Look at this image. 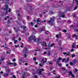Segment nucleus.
Returning a JSON list of instances; mask_svg holds the SVG:
<instances>
[{"mask_svg":"<svg viewBox=\"0 0 78 78\" xmlns=\"http://www.w3.org/2000/svg\"><path fill=\"white\" fill-rule=\"evenodd\" d=\"M54 21H55V18H51L50 19V20L49 21H47V22L48 23H51V25H53V23L54 22Z\"/></svg>","mask_w":78,"mask_h":78,"instance_id":"nucleus-1","label":"nucleus"},{"mask_svg":"<svg viewBox=\"0 0 78 78\" xmlns=\"http://www.w3.org/2000/svg\"><path fill=\"white\" fill-rule=\"evenodd\" d=\"M44 69L43 68H42L41 69H40L38 72V74L41 75H42V71L44 72Z\"/></svg>","mask_w":78,"mask_h":78,"instance_id":"nucleus-2","label":"nucleus"},{"mask_svg":"<svg viewBox=\"0 0 78 78\" xmlns=\"http://www.w3.org/2000/svg\"><path fill=\"white\" fill-rule=\"evenodd\" d=\"M40 40H41V38H38L37 39V44H42L41 45H44V44L42 43V42H40Z\"/></svg>","mask_w":78,"mask_h":78,"instance_id":"nucleus-3","label":"nucleus"},{"mask_svg":"<svg viewBox=\"0 0 78 78\" xmlns=\"http://www.w3.org/2000/svg\"><path fill=\"white\" fill-rule=\"evenodd\" d=\"M76 46V42H74L72 45V48H75Z\"/></svg>","mask_w":78,"mask_h":78,"instance_id":"nucleus-4","label":"nucleus"},{"mask_svg":"<svg viewBox=\"0 0 78 78\" xmlns=\"http://www.w3.org/2000/svg\"><path fill=\"white\" fill-rule=\"evenodd\" d=\"M69 75H71L72 77H74V75L72 74V72L70 71L69 72Z\"/></svg>","mask_w":78,"mask_h":78,"instance_id":"nucleus-5","label":"nucleus"},{"mask_svg":"<svg viewBox=\"0 0 78 78\" xmlns=\"http://www.w3.org/2000/svg\"><path fill=\"white\" fill-rule=\"evenodd\" d=\"M19 27H18V29H16V28L15 27H14V31L16 32V33H17V32H18V31H19Z\"/></svg>","mask_w":78,"mask_h":78,"instance_id":"nucleus-6","label":"nucleus"},{"mask_svg":"<svg viewBox=\"0 0 78 78\" xmlns=\"http://www.w3.org/2000/svg\"><path fill=\"white\" fill-rule=\"evenodd\" d=\"M9 76V74L8 73H5L4 74V77H8Z\"/></svg>","mask_w":78,"mask_h":78,"instance_id":"nucleus-7","label":"nucleus"},{"mask_svg":"<svg viewBox=\"0 0 78 78\" xmlns=\"http://www.w3.org/2000/svg\"><path fill=\"white\" fill-rule=\"evenodd\" d=\"M20 17H21L22 18V17H21V16L20 14L18 13V20H20Z\"/></svg>","mask_w":78,"mask_h":78,"instance_id":"nucleus-8","label":"nucleus"},{"mask_svg":"<svg viewBox=\"0 0 78 78\" xmlns=\"http://www.w3.org/2000/svg\"><path fill=\"white\" fill-rule=\"evenodd\" d=\"M56 37L57 38H60V37H61V34H59V35H56Z\"/></svg>","mask_w":78,"mask_h":78,"instance_id":"nucleus-9","label":"nucleus"},{"mask_svg":"<svg viewBox=\"0 0 78 78\" xmlns=\"http://www.w3.org/2000/svg\"><path fill=\"white\" fill-rule=\"evenodd\" d=\"M64 14H65V13H61V16L62 17H63V18L65 17V15Z\"/></svg>","mask_w":78,"mask_h":78,"instance_id":"nucleus-10","label":"nucleus"},{"mask_svg":"<svg viewBox=\"0 0 78 78\" xmlns=\"http://www.w3.org/2000/svg\"><path fill=\"white\" fill-rule=\"evenodd\" d=\"M10 70H11V69H7V70L6 71V73L9 74L10 72Z\"/></svg>","mask_w":78,"mask_h":78,"instance_id":"nucleus-11","label":"nucleus"},{"mask_svg":"<svg viewBox=\"0 0 78 78\" xmlns=\"http://www.w3.org/2000/svg\"><path fill=\"white\" fill-rule=\"evenodd\" d=\"M44 60V58H43L41 61V63H45L46 62H47V60H45V61H43Z\"/></svg>","mask_w":78,"mask_h":78,"instance_id":"nucleus-12","label":"nucleus"},{"mask_svg":"<svg viewBox=\"0 0 78 78\" xmlns=\"http://www.w3.org/2000/svg\"><path fill=\"white\" fill-rule=\"evenodd\" d=\"M20 61L21 62H23V63H24V62H25V61H24V60L23 59H20Z\"/></svg>","mask_w":78,"mask_h":78,"instance_id":"nucleus-13","label":"nucleus"},{"mask_svg":"<svg viewBox=\"0 0 78 78\" xmlns=\"http://www.w3.org/2000/svg\"><path fill=\"white\" fill-rule=\"evenodd\" d=\"M55 44L54 43V44H52L51 45H50V44H48V46L49 47H52L53 45H55Z\"/></svg>","mask_w":78,"mask_h":78,"instance_id":"nucleus-14","label":"nucleus"},{"mask_svg":"<svg viewBox=\"0 0 78 78\" xmlns=\"http://www.w3.org/2000/svg\"><path fill=\"white\" fill-rule=\"evenodd\" d=\"M22 27H23V30L24 31H26L27 30H26V26H21Z\"/></svg>","mask_w":78,"mask_h":78,"instance_id":"nucleus-15","label":"nucleus"},{"mask_svg":"<svg viewBox=\"0 0 78 78\" xmlns=\"http://www.w3.org/2000/svg\"><path fill=\"white\" fill-rule=\"evenodd\" d=\"M7 65H9H9H11V64L12 65L14 64V63H11L9 62H7Z\"/></svg>","mask_w":78,"mask_h":78,"instance_id":"nucleus-16","label":"nucleus"},{"mask_svg":"<svg viewBox=\"0 0 78 78\" xmlns=\"http://www.w3.org/2000/svg\"><path fill=\"white\" fill-rule=\"evenodd\" d=\"M31 37H33V36H31L30 37H28V41H30V40H31Z\"/></svg>","mask_w":78,"mask_h":78,"instance_id":"nucleus-17","label":"nucleus"},{"mask_svg":"<svg viewBox=\"0 0 78 78\" xmlns=\"http://www.w3.org/2000/svg\"><path fill=\"white\" fill-rule=\"evenodd\" d=\"M45 30V27H43L41 28V31H44Z\"/></svg>","mask_w":78,"mask_h":78,"instance_id":"nucleus-18","label":"nucleus"},{"mask_svg":"<svg viewBox=\"0 0 78 78\" xmlns=\"http://www.w3.org/2000/svg\"><path fill=\"white\" fill-rule=\"evenodd\" d=\"M59 42L58 43V45L60 46L61 44V40H59Z\"/></svg>","mask_w":78,"mask_h":78,"instance_id":"nucleus-19","label":"nucleus"},{"mask_svg":"<svg viewBox=\"0 0 78 78\" xmlns=\"http://www.w3.org/2000/svg\"><path fill=\"white\" fill-rule=\"evenodd\" d=\"M76 62V59H75L74 61V62H73V64L74 65H75V63Z\"/></svg>","mask_w":78,"mask_h":78,"instance_id":"nucleus-20","label":"nucleus"},{"mask_svg":"<svg viewBox=\"0 0 78 78\" xmlns=\"http://www.w3.org/2000/svg\"><path fill=\"white\" fill-rule=\"evenodd\" d=\"M68 61H69V57H68L67 58V60H65V62L67 63L68 62Z\"/></svg>","mask_w":78,"mask_h":78,"instance_id":"nucleus-21","label":"nucleus"},{"mask_svg":"<svg viewBox=\"0 0 78 78\" xmlns=\"http://www.w3.org/2000/svg\"><path fill=\"white\" fill-rule=\"evenodd\" d=\"M5 7H6V10L7 11V10H8V5H6Z\"/></svg>","mask_w":78,"mask_h":78,"instance_id":"nucleus-22","label":"nucleus"},{"mask_svg":"<svg viewBox=\"0 0 78 78\" xmlns=\"http://www.w3.org/2000/svg\"><path fill=\"white\" fill-rule=\"evenodd\" d=\"M36 57H34L33 58V61H36Z\"/></svg>","mask_w":78,"mask_h":78,"instance_id":"nucleus-23","label":"nucleus"},{"mask_svg":"<svg viewBox=\"0 0 78 78\" xmlns=\"http://www.w3.org/2000/svg\"><path fill=\"white\" fill-rule=\"evenodd\" d=\"M48 56H50V55H51V54L50 53V51H49L48 52Z\"/></svg>","mask_w":78,"mask_h":78,"instance_id":"nucleus-24","label":"nucleus"},{"mask_svg":"<svg viewBox=\"0 0 78 78\" xmlns=\"http://www.w3.org/2000/svg\"><path fill=\"white\" fill-rule=\"evenodd\" d=\"M35 37H36L34 36V38H32V39H33V40H34V42H35L36 41V40L34 38H35Z\"/></svg>","mask_w":78,"mask_h":78,"instance_id":"nucleus-25","label":"nucleus"},{"mask_svg":"<svg viewBox=\"0 0 78 78\" xmlns=\"http://www.w3.org/2000/svg\"><path fill=\"white\" fill-rule=\"evenodd\" d=\"M66 32L67 30L66 29H64L63 30V33H66Z\"/></svg>","mask_w":78,"mask_h":78,"instance_id":"nucleus-26","label":"nucleus"},{"mask_svg":"<svg viewBox=\"0 0 78 78\" xmlns=\"http://www.w3.org/2000/svg\"><path fill=\"white\" fill-rule=\"evenodd\" d=\"M67 12V9L65 10L63 13H65V14H66V13Z\"/></svg>","mask_w":78,"mask_h":78,"instance_id":"nucleus-27","label":"nucleus"},{"mask_svg":"<svg viewBox=\"0 0 78 78\" xmlns=\"http://www.w3.org/2000/svg\"><path fill=\"white\" fill-rule=\"evenodd\" d=\"M57 60H58V61H61V60H62V58L59 57Z\"/></svg>","mask_w":78,"mask_h":78,"instance_id":"nucleus-28","label":"nucleus"},{"mask_svg":"<svg viewBox=\"0 0 78 78\" xmlns=\"http://www.w3.org/2000/svg\"><path fill=\"white\" fill-rule=\"evenodd\" d=\"M13 66H17V64H16V62H14L13 63Z\"/></svg>","mask_w":78,"mask_h":78,"instance_id":"nucleus-29","label":"nucleus"},{"mask_svg":"<svg viewBox=\"0 0 78 78\" xmlns=\"http://www.w3.org/2000/svg\"><path fill=\"white\" fill-rule=\"evenodd\" d=\"M40 19L38 18L37 20V22H40V20H40Z\"/></svg>","mask_w":78,"mask_h":78,"instance_id":"nucleus-30","label":"nucleus"},{"mask_svg":"<svg viewBox=\"0 0 78 78\" xmlns=\"http://www.w3.org/2000/svg\"><path fill=\"white\" fill-rule=\"evenodd\" d=\"M62 70H66V68H62Z\"/></svg>","mask_w":78,"mask_h":78,"instance_id":"nucleus-31","label":"nucleus"},{"mask_svg":"<svg viewBox=\"0 0 78 78\" xmlns=\"http://www.w3.org/2000/svg\"><path fill=\"white\" fill-rule=\"evenodd\" d=\"M69 64L70 65H74L73 63H72V62H70L69 63Z\"/></svg>","mask_w":78,"mask_h":78,"instance_id":"nucleus-32","label":"nucleus"},{"mask_svg":"<svg viewBox=\"0 0 78 78\" xmlns=\"http://www.w3.org/2000/svg\"><path fill=\"white\" fill-rule=\"evenodd\" d=\"M30 24L31 25V26H33V23L30 22Z\"/></svg>","mask_w":78,"mask_h":78,"instance_id":"nucleus-33","label":"nucleus"},{"mask_svg":"<svg viewBox=\"0 0 78 78\" xmlns=\"http://www.w3.org/2000/svg\"><path fill=\"white\" fill-rule=\"evenodd\" d=\"M59 62H60L59 60L57 59V64H59Z\"/></svg>","mask_w":78,"mask_h":78,"instance_id":"nucleus-34","label":"nucleus"},{"mask_svg":"<svg viewBox=\"0 0 78 78\" xmlns=\"http://www.w3.org/2000/svg\"><path fill=\"white\" fill-rule=\"evenodd\" d=\"M16 42H17V40H16L14 41V43L15 44H16Z\"/></svg>","mask_w":78,"mask_h":78,"instance_id":"nucleus-35","label":"nucleus"},{"mask_svg":"<svg viewBox=\"0 0 78 78\" xmlns=\"http://www.w3.org/2000/svg\"><path fill=\"white\" fill-rule=\"evenodd\" d=\"M15 38H16L15 37H13V38H12V40L13 41H14V40H15Z\"/></svg>","mask_w":78,"mask_h":78,"instance_id":"nucleus-36","label":"nucleus"},{"mask_svg":"<svg viewBox=\"0 0 78 78\" xmlns=\"http://www.w3.org/2000/svg\"><path fill=\"white\" fill-rule=\"evenodd\" d=\"M58 31H61V29L60 28H59L57 30Z\"/></svg>","mask_w":78,"mask_h":78,"instance_id":"nucleus-37","label":"nucleus"},{"mask_svg":"<svg viewBox=\"0 0 78 78\" xmlns=\"http://www.w3.org/2000/svg\"><path fill=\"white\" fill-rule=\"evenodd\" d=\"M74 56H75V55H72V58H74Z\"/></svg>","mask_w":78,"mask_h":78,"instance_id":"nucleus-38","label":"nucleus"},{"mask_svg":"<svg viewBox=\"0 0 78 78\" xmlns=\"http://www.w3.org/2000/svg\"><path fill=\"white\" fill-rule=\"evenodd\" d=\"M16 58H14L12 60L13 62H15V61H16Z\"/></svg>","mask_w":78,"mask_h":78,"instance_id":"nucleus-39","label":"nucleus"},{"mask_svg":"<svg viewBox=\"0 0 78 78\" xmlns=\"http://www.w3.org/2000/svg\"><path fill=\"white\" fill-rule=\"evenodd\" d=\"M43 44H44V43H45V46H47V44H46V42L45 41L44 42H43Z\"/></svg>","mask_w":78,"mask_h":78,"instance_id":"nucleus-40","label":"nucleus"},{"mask_svg":"<svg viewBox=\"0 0 78 78\" xmlns=\"http://www.w3.org/2000/svg\"><path fill=\"white\" fill-rule=\"evenodd\" d=\"M75 70L76 72H78V69H77L75 68Z\"/></svg>","mask_w":78,"mask_h":78,"instance_id":"nucleus-41","label":"nucleus"},{"mask_svg":"<svg viewBox=\"0 0 78 78\" xmlns=\"http://www.w3.org/2000/svg\"><path fill=\"white\" fill-rule=\"evenodd\" d=\"M25 50L26 51H28V49H27V48L26 47H25Z\"/></svg>","mask_w":78,"mask_h":78,"instance_id":"nucleus-42","label":"nucleus"},{"mask_svg":"<svg viewBox=\"0 0 78 78\" xmlns=\"http://www.w3.org/2000/svg\"><path fill=\"white\" fill-rule=\"evenodd\" d=\"M38 27V26H37V25H35L34 27H35V28H37Z\"/></svg>","mask_w":78,"mask_h":78,"instance_id":"nucleus-43","label":"nucleus"},{"mask_svg":"<svg viewBox=\"0 0 78 78\" xmlns=\"http://www.w3.org/2000/svg\"><path fill=\"white\" fill-rule=\"evenodd\" d=\"M77 37V36H76V34H74V35H73V37Z\"/></svg>","mask_w":78,"mask_h":78,"instance_id":"nucleus-44","label":"nucleus"},{"mask_svg":"<svg viewBox=\"0 0 78 78\" xmlns=\"http://www.w3.org/2000/svg\"><path fill=\"white\" fill-rule=\"evenodd\" d=\"M34 77L35 78H39L37 77V75H34Z\"/></svg>","mask_w":78,"mask_h":78,"instance_id":"nucleus-45","label":"nucleus"},{"mask_svg":"<svg viewBox=\"0 0 78 78\" xmlns=\"http://www.w3.org/2000/svg\"><path fill=\"white\" fill-rule=\"evenodd\" d=\"M71 52H72V51H74V49H72L71 50Z\"/></svg>","mask_w":78,"mask_h":78,"instance_id":"nucleus-46","label":"nucleus"},{"mask_svg":"<svg viewBox=\"0 0 78 78\" xmlns=\"http://www.w3.org/2000/svg\"><path fill=\"white\" fill-rule=\"evenodd\" d=\"M7 23H10V20H8L7 22Z\"/></svg>","mask_w":78,"mask_h":78,"instance_id":"nucleus-47","label":"nucleus"},{"mask_svg":"<svg viewBox=\"0 0 78 78\" xmlns=\"http://www.w3.org/2000/svg\"><path fill=\"white\" fill-rule=\"evenodd\" d=\"M77 8H78V7H77V6H75V8H74V9L75 10H76V9H77Z\"/></svg>","mask_w":78,"mask_h":78,"instance_id":"nucleus-48","label":"nucleus"},{"mask_svg":"<svg viewBox=\"0 0 78 78\" xmlns=\"http://www.w3.org/2000/svg\"><path fill=\"white\" fill-rule=\"evenodd\" d=\"M8 12H11V9L9 8V10L8 11Z\"/></svg>","mask_w":78,"mask_h":78,"instance_id":"nucleus-49","label":"nucleus"},{"mask_svg":"<svg viewBox=\"0 0 78 78\" xmlns=\"http://www.w3.org/2000/svg\"><path fill=\"white\" fill-rule=\"evenodd\" d=\"M15 47H16V48H17V47H19V44L18 45H17V46L15 45Z\"/></svg>","mask_w":78,"mask_h":78,"instance_id":"nucleus-50","label":"nucleus"},{"mask_svg":"<svg viewBox=\"0 0 78 78\" xmlns=\"http://www.w3.org/2000/svg\"><path fill=\"white\" fill-rule=\"evenodd\" d=\"M73 17H76V15L75 14H74L73 15Z\"/></svg>","mask_w":78,"mask_h":78,"instance_id":"nucleus-51","label":"nucleus"},{"mask_svg":"<svg viewBox=\"0 0 78 78\" xmlns=\"http://www.w3.org/2000/svg\"><path fill=\"white\" fill-rule=\"evenodd\" d=\"M12 77L13 78H16V76H14V75H13Z\"/></svg>","mask_w":78,"mask_h":78,"instance_id":"nucleus-52","label":"nucleus"},{"mask_svg":"<svg viewBox=\"0 0 78 78\" xmlns=\"http://www.w3.org/2000/svg\"><path fill=\"white\" fill-rule=\"evenodd\" d=\"M5 49H9V48H8V47H6V46H5Z\"/></svg>","mask_w":78,"mask_h":78,"instance_id":"nucleus-53","label":"nucleus"},{"mask_svg":"<svg viewBox=\"0 0 78 78\" xmlns=\"http://www.w3.org/2000/svg\"><path fill=\"white\" fill-rule=\"evenodd\" d=\"M39 16L40 17H41L42 16V15H41V14H40L39 15Z\"/></svg>","mask_w":78,"mask_h":78,"instance_id":"nucleus-54","label":"nucleus"},{"mask_svg":"<svg viewBox=\"0 0 78 78\" xmlns=\"http://www.w3.org/2000/svg\"><path fill=\"white\" fill-rule=\"evenodd\" d=\"M64 60H66V58H64L62 59V62H64Z\"/></svg>","mask_w":78,"mask_h":78,"instance_id":"nucleus-55","label":"nucleus"},{"mask_svg":"<svg viewBox=\"0 0 78 78\" xmlns=\"http://www.w3.org/2000/svg\"><path fill=\"white\" fill-rule=\"evenodd\" d=\"M76 2L77 4V6H78V1H76Z\"/></svg>","mask_w":78,"mask_h":78,"instance_id":"nucleus-56","label":"nucleus"},{"mask_svg":"<svg viewBox=\"0 0 78 78\" xmlns=\"http://www.w3.org/2000/svg\"><path fill=\"white\" fill-rule=\"evenodd\" d=\"M39 66H40V67H43V66L41 65V64H39Z\"/></svg>","mask_w":78,"mask_h":78,"instance_id":"nucleus-57","label":"nucleus"},{"mask_svg":"<svg viewBox=\"0 0 78 78\" xmlns=\"http://www.w3.org/2000/svg\"><path fill=\"white\" fill-rule=\"evenodd\" d=\"M30 19V16H27V19L28 20V19Z\"/></svg>","mask_w":78,"mask_h":78,"instance_id":"nucleus-58","label":"nucleus"},{"mask_svg":"<svg viewBox=\"0 0 78 78\" xmlns=\"http://www.w3.org/2000/svg\"><path fill=\"white\" fill-rule=\"evenodd\" d=\"M6 53H8V54H9H9L11 53V52L7 51L6 52Z\"/></svg>","mask_w":78,"mask_h":78,"instance_id":"nucleus-59","label":"nucleus"},{"mask_svg":"<svg viewBox=\"0 0 78 78\" xmlns=\"http://www.w3.org/2000/svg\"><path fill=\"white\" fill-rule=\"evenodd\" d=\"M47 52L44 51V53H43V55H45V54H46Z\"/></svg>","mask_w":78,"mask_h":78,"instance_id":"nucleus-60","label":"nucleus"},{"mask_svg":"<svg viewBox=\"0 0 78 78\" xmlns=\"http://www.w3.org/2000/svg\"><path fill=\"white\" fill-rule=\"evenodd\" d=\"M18 41H21V38L19 37L18 39Z\"/></svg>","mask_w":78,"mask_h":78,"instance_id":"nucleus-61","label":"nucleus"},{"mask_svg":"<svg viewBox=\"0 0 78 78\" xmlns=\"http://www.w3.org/2000/svg\"><path fill=\"white\" fill-rule=\"evenodd\" d=\"M25 74H24L23 75L22 77H25Z\"/></svg>","mask_w":78,"mask_h":78,"instance_id":"nucleus-62","label":"nucleus"},{"mask_svg":"<svg viewBox=\"0 0 78 78\" xmlns=\"http://www.w3.org/2000/svg\"><path fill=\"white\" fill-rule=\"evenodd\" d=\"M59 66H62V63H60L58 64Z\"/></svg>","mask_w":78,"mask_h":78,"instance_id":"nucleus-63","label":"nucleus"},{"mask_svg":"<svg viewBox=\"0 0 78 78\" xmlns=\"http://www.w3.org/2000/svg\"><path fill=\"white\" fill-rule=\"evenodd\" d=\"M1 60L2 61H4V58H1Z\"/></svg>","mask_w":78,"mask_h":78,"instance_id":"nucleus-64","label":"nucleus"}]
</instances>
